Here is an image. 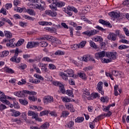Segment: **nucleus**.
I'll list each match as a JSON object with an SVG mask.
<instances>
[{
    "label": "nucleus",
    "instance_id": "1",
    "mask_svg": "<svg viewBox=\"0 0 129 129\" xmlns=\"http://www.w3.org/2000/svg\"><path fill=\"white\" fill-rule=\"evenodd\" d=\"M59 76L61 77L63 80L65 81H68V77H74V71L72 69H68L67 71H64V73L60 72L59 73Z\"/></svg>",
    "mask_w": 129,
    "mask_h": 129
},
{
    "label": "nucleus",
    "instance_id": "2",
    "mask_svg": "<svg viewBox=\"0 0 129 129\" xmlns=\"http://www.w3.org/2000/svg\"><path fill=\"white\" fill-rule=\"evenodd\" d=\"M14 93L15 95H16V96H18V97H25V94H28V95H29L28 99H29V100H33V96H31L33 95V92L23 90L22 92L19 91L15 92Z\"/></svg>",
    "mask_w": 129,
    "mask_h": 129
},
{
    "label": "nucleus",
    "instance_id": "3",
    "mask_svg": "<svg viewBox=\"0 0 129 129\" xmlns=\"http://www.w3.org/2000/svg\"><path fill=\"white\" fill-rule=\"evenodd\" d=\"M15 52L14 55L12 57L10 60L12 62H15V63H20L21 62V57H18L19 53H21L22 51H19V48H16L15 50H13Z\"/></svg>",
    "mask_w": 129,
    "mask_h": 129
},
{
    "label": "nucleus",
    "instance_id": "4",
    "mask_svg": "<svg viewBox=\"0 0 129 129\" xmlns=\"http://www.w3.org/2000/svg\"><path fill=\"white\" fill-rule=\"evenodd\" d=\"M40 3L41 4L40 5L37 4H33V6H34V8L35 9H36L37 10H39L40 11H45V6L46 5L45 4V2L41 1Z\"/></svg>",
    "mask_w": 129,
    "mask_h": 129
},
{
    "label": "nucleus",
    "instance_id": "5",
    "mask_svg": "<svg viewBox=\"0 0 129 129\" xmlns=\"http://www.w3.org/2000/svg\"><path fill=\"white\" fill-rule=\"evenodd\" d=\"M54 85L56 86H58L59 87V90L61 91V92L62 93V94H64L65 92H66V90H65V88L64 87V85L63 84H61L59 82H54L53 83Z\"/></svg>",
    "mask_w": 129,
    "mask_h": 129
},
{
    "label": "nucleus",
    "instance_id": "6",
    "mask_svg": "<svg viewBox=\"0 0 129 129\" xmlns=\"http://www.w3.org/2000/svg\"><path fill=\"white\" fill-rule=\"evenodd\" d=\"M116 55H117V53L116 52H106V57L107 58H109V59H111L112 60H115V58H116Z\"/></svg>",
    "mask_w": 129,
    "mask_h": 129
},
{
    "label": "nucleus",
    "instance_id": "7",
    "mask_svg": "<svg viewBox=\"0 0 129 129\" xmlns=\"http://www.w3.org/2000/svg\"><path fill=\"white\" fill-rule=\"evenodd\" d=\"M84 35H87L89 37H91L92 36H94V35H96L97 34V31L96 30L93 29L89 31H85L83 33Z\"/></svg>",
    "mask_w": 129,
    "mask_h": 129
},
{
    "label": "nucleus",
    "instance_id": "8",
    "mask_svg": "<svg viewBox=\"0 0 129 129\" xmlns=\"http://www.w3.org/2000/svg\"><path fill=\"white\" fill-rule=\"evenodd\" d=\"M103 83L102 82H99L97 84V90L99 92V93H101L102 95H103L104 94V92L103 91Z\"/></svg>",
    "mask_w": 129,
    "mask_h": 129
},
{
    "label": "nucleus",
    "instance_id": "9",
    "mask_svg": "<svg viewBox=\"0 0 129 129\" xmlns=\"http://www.w3.org/2000/svg\"><path fill=\"white\" fill-rule=\"evenodd\" d=\"M106 56V52L105 51H100L95 54V57L96 59H99V58H103Z\"/></svg>",
    "mask_w": 129,
    "mask_h": 129
},
{
    "label": "nucleus",
    "instance_id": "10",
    "mask_svg": "<svg viewBox=\"0 0 129 129\" xmlns=\"http://www.w3.org/2000/svg\"><path fill=\"white\" fill-rule=\"evenodd\" d=\"M0 101H1V102H3V103H5V104H7V105L10 104V101L7 100V96L5 95V93L1 95Z\"/></svg>",
    "mask_w": 129,
    "mask_h": 129
},
{
    "label": "nucleus",
    "instance_id": "11",
    "mask_svg": "<svg viewBox=\"0 0 129 129\" xmlns=\"http://www.w3.org/2000/svg\"><path fill=\"white\" fill-rule=\"evenodd\" d=\"M52 3L49 6L50 9L51 10H55V11H57V5L59 0H51Z\"/></svg>",
    "mask_w": 129,
    "mask_h": 129
},
{
    "label": "nucleus",
    "instance_id": "12",
    "mask_svg": "<svg viewBox=\"0 0 129 129\" xmlns=\"http://www.w3.org/2000/svg\"><path fill=\"white\" fill-rule=\"evenodd\" d=\"M45 14L50 17H56L57 16V12L56 11H52L51 10H46L45 11Z\"/></svg>",
    "mask_w": 129,
    "mask_h": 129
},
{
    "label": "nucleus",
    "instance_id": "13",
    "mask_svg": "<svg viewBox=\"0 0 129 129\" xmlns=\"http://www.w3.org/2000/svg\"><path fill=\"white\" fill-rule=\"evenodd\" d=\"M10 112L12 116H14V117H18L21 115V112L19 111H16L15 109H10Z\"/></svg>",
    "mask_w": 129,
    "mask_h": 129
},
{
    "label": "nucleus",
    "instance_id": "14",
    "mask_svg": "<svg viewBox=\"0 0 129 129\" xmlns=\"http://www.w3.org/2000/svg\"><path fill=\"white\" fill-rule=\"evenodd\" d=\"M65 106L67 109H68V110H70L71 112H75V109H74L73 105L71 103H66Z\"/></svg>",
    "mask_w": 129,
    "mask_h": 129
},
{
    "label": "nucleus",
    "instance_id": "15",
    "mask_svg": "<svg viewBox=\"0 0 129 129\" xmlns=\"http://www.w3.org/2000/svg\"><path fill=\"white\" fill-rule=\"evenodd\" d=\"M108 15L111 18H114V19H117L119 17V14L117 12H112L108 13Z\"/></svg>",
    "mask_w": 129,
    "mask_h": 129
},
{
    "label": "nucleus",
    "instance_id": "16",
    "mask_svg": "<svg viewBox=\"0 0 129 129\" xmlns=\"http://www.w3.org/2000/svg\"><path fill=\"white\" fill-rule=\"evenodd\" d=\"M99 23L102 24V25H104V26H107L109 28H111L112 26L110 24V23L106 22L102 19H100L99 20Z\"/></svg>",
    "mask_w": 129,
    "mask_h": 129
},
{
    "label": "nucleus",
    "instance_id": "17",
    "mask_svg": "<svg viewBox=\"0 0 129 129\" xmlns=\"http://www.w3.org/2000/svg\"><path fill=\"white\" fill-rule=\"evenodd\" d=\"M33 117L36 120V121H42V118H39V113L33 112Z\"/></svg>",
    "mask_w": 129,
    "mask_h": 129
},
{
    "label": "nucleus",
    "instance_id": "18",
    "mask_svg": "<svg viewBox=\"0 0 129 129\" xmlns=\"http://www.w3.org/2000/svg\"><path fill=\"white\" fill-rule=\"evenodd\" d=\"M107 38L109 40H111V41H115L116 39V35L114 33H111L108 35Z\"/></svg>",
    "mask_w": 129,
    "mask_h": 129
},
{
    "label": "nucleus",
    "instance_id": "19",
    "mask_svg": "<svg viewBox=\"0 0 129 129\" xmlns=\"http://www.w3.org/2000/svg\"><path fill=\"white\" fill-rule=\"evenodd\" d=\"M15 38L9 40V43L6 44L7 47H10L11 48L15 47V45H14V42H15Z\"/></svg>",
    "mask_w": 129,
    "mask_h": 129
},
{
    "label": "nucleus",
    "instance_id": "20",
    "mask_svg": "<svg viewBox=\"0 0 129 129\" xmlns=\"http://www.w3.org/2000/svg\"><path fill=\"white\" fill-rule=\"evenodd\" d=\"M52 38H54V37L50 36V35H45L44 36H43L41 39V40H47V41H52L53 40Z\"/></svg>",
    "mask_w": 129,
    "mask_h": 129
},
{
    "label": "nucleus",
    "instance_id": "21",
    "mask_svg": "<svg viewBox=\"0 0 129 129\" xmlns=\"http://www.w3.org/2000/svg\"><path fill=\"white\" fill-rule=\"evenodd\" d=\"M92 40L95 42H102L103 41L102 37L98 36H94L93 37Z\"/></svg>",
    "mask_w": 129,
    "mask_h": 129
},
{
    "label": "nucleus",
    "instance_id": "22",
    "mask_svg": "<svg viewBox=\"0 0 129 129\" xmlns=\"http://www.w3.org/2000/svg\"><path fill=\"white\" fill-rule=\"evenodd\" d=\"M50 126V123L48 122H44L40 126V129H48Z\"/></svg>",
    "mask_w": 129,
    "mask_h": 129
},
{
    "label": "nucleus",
    "instance_id": "23",
    "mask_svg": "<svg viewBox=\"0 0 129 129\" xmlns=\"http://www.w3.org/2000/svg\"><path fill=\"white\" fill-rule=\"evenodd\" d=\"M53 101H54V100L53 99V97L52 96H48L44 99V103H48V102H53Z\"/></svg>",
    "mask_w": 129,
    "mask_h": 129
},
{
    "label": "nucleus",
    "instance_id": "24",
    "mask_svg": "<svg viewBox=\"0 0 129 129\" xmlns=\"http://www.w3.org/2000/svg\"><path fill=\"white\" fill-rule=\"evenodd\" d=\"M112 74L114 76H120V77H122V73L118 72L117 71H113L112 72Z\"/></svg>",
    "mask_w": 129,
    "mask_h": 129
},
{
    "label": "nucleus",
    "instance_id": "25",
    "mask_svg": "<svg viewBox=\"0 0 129 129\" xmlns=\"http://www.w3.org/2000/svg\"><path fill=\"white\" fill-rule=\"evenodd\" d=\"M4 34L5 37H6V38H8V39H11V38L13 37V34H12V33L8 31H5Z\"/></svg>",
    "mask_w": 129,
    "mask_h": 129
},
{
    "label": "nucleus",
    "instance_id": "26",
    "mask_svg": "<svg viewBox=\"0 0 129 129\" xmlns=\"http://www.w3.org/2000/svg\"><path fill=\"white\" fill-rule=\"evenodd\" d=\"M51 42L52 43V45H54V44H61V41L54 37H52Z\"/></svg>",
    "mask_w": 129,
    "mask_h": 129
},
{
    "label": "nucleus",
    "instance_id": "27",
    "mask_svg": "<svg viewBox=\"0 0 129 129\" xmlns=\"http://www.w3.org/2000/svg\"><path fill=\"white\" fill-rule=\"evenodd\" d=\"M67 9L68 10V11H72L73 12H74L75 14H77V13H78V10H77V9L75 8L73 6H68L67 7Z\"/></svg>",
    "mask_w": 129,
    "mask_h": 129
},
{
    "label": "nucleus",
    "instance_id": "28",
    "mask_svg": "<svg viewBox=\"0 0 129 129\" xmlns=\"http://www.w3.org/2000/svg\"><path fill=\"white\" fill-rule=\"evenodd\" d=\"M9 53L10 52H9V51L5 50L0 54V57H1L2 58L4 57H7V56H8Z\"/></svg>",
    "mask_w": 129,
    "mask_h": 129
},
{
    "label": "nucleus",
    "instance_id": "29",
    "mask_svg": "<svg viewBox=\"0 0 129 129\" xmlns=\"http://www.w3.org/2000/svg\"><path fill=\"white\" fill-rule=\"evenodd\" d=\"M12 99L13 102L14 107L15 108L19 109V108H20V106H19V105L18 104V102L16 101V98H13Z\"/></svg>",
    "mask_w": 129,
    "mask_h": 129
},
{
    "label": "nucleus",
    "instance_id": "30",
    "mask_svg": "<svg viewBox=\"0 0 129 129\" xmlns=\"http://www.w3.org/2000/svg\"><path fill=\"white\" fill-rule=\"evenodd\" d=\"M5 71L6 72L9 73L10 74H13V73H14V70H13L12 69L9 68L8 67L5 68Z\"/></svg>",
    "mask_w": 129,
    "mask_h": 129
},
{
    "label": "nucleus",
    "instance_id": "31",
    "mask_svg": "<svg viewBox=\"0 0 129 129\" xmlns=\"http://www.w3.org/2000/svg\"><path fill=\"white\" fill-rule=\"evenodd\" d=\"M78 76L80 78H82V79H84V80H86L87 77L86 75L84 73H80L78 74Z\"/></svg>",
    "mask_w": 129,
    "mask_h": 129
},
{
    "label": "nucleus",
    "instance_id": "32",
    "mask_svg": "<svg viewBox=\"0 0 129 129\" xmlns=\"http://www.w3.org/2000/svg\"><path fill=\"white\" fill-rule=\"evenodd\" d=\"M84 120V118L83 117H78L76 119H75V122H82Z\"/></svg>",
    "mask_w": 129,
    "mask_h": 129
},
{
    "label": "nucleus",
    "instance_id": "33",
    "mask_svg": "<svg viewBox=\"0 0 129 129\" xmlns=\"http://www.w3.org/2000/svg\"><path fill=\"white\" fill-rule=\"evenodd\" d=\"M64 6H65V2L62 1H58V2H57V4L56 5V7L58 8H62V7H64Z\"/></svg>",
    "mask_w": 129,
    "mask_h": 129
},
{
    "label": "nucleus",
    "instance_id": "34",
    "mask_svg": "<svg viewBox=\"0 0 129 129\" xmlns=\"http://www.w3.org/2000/svg\"><path fill=\"white\" fill-rule=\"evenodd\" d=\"M51 24L52 23L51 22H48L45 21H41L39 22V24L41 26H48V25Z\"/></svg>",
    "mask_w": 129,
    "mask_h": 129
},
{
    "label": "nucleus",
    "instance_id": "35",
    "mask_svg": "<svg viewBox=\"0 0 129 129\" xmlns=\"http://www.w3.org/2000/svg\"><path fill=\"white\" fill-rule=\"evenodd\" d=\"M66 93L69 95V96H71V97H74V94H73L72 90H68L66 91Z\"/></svg>",
    "mask_w": 129,
    "mask_h": 129
},
{
    "label": "nucleus",
    "instance_id": "36",
    "mask_svg": "<svg viewBox=\"0 0 129 129\" xmlns=\"http://www.w3.org/2000/svg\"><path fill=\"white\" fill-rule=\"evenodd\" d=\"M49 114V111L44 110L40 112L39 115L40 116H43V115H48Z\"/></svg>",
    "mask_w": 129,
    "mask_h": 129
},
{
    "label": "nucleus",
    "instance_id": "37",
    "mask_svg": "<svg viewBox=\"0 0 129 129\" xmlns=\"http://www.w3.org/2000/svg\"><path fill=\"white\" fill-rule=\"evenodd\" d=\"M25 42V40L24 39H20L19 40L16 44H15L17 47H20L21 45L23 44V43Z\"/></svg>",
    "mask_w": 129,
    "mask_h": 129
},
{
    "label": "nucleus",
    "instance_id": "38",
    "mask_svg": "<svg viewBox=\"0 0 129 129\" xmlns=\"http://www.w3.org/2000/svg\"><path fill=\"white\" fill-rule=\"evenodd\" d=\"M125 120L127 122H129V115L126 117V115H123L122 117V121L125 123Z\"/></svg>",
    "mask_w": 129,
    "mask_h": 129
},
{
    "label": "nucleus",
    "instance_id": "39",
    "mask_svg": "<svg viewBox=\"0 0 129 129\" xmlns=\"http://www.w3.org/2000/svg\"><path fill=\"white\" fill-rule=\"evenodd\" d=\"M90 45L92 48H93L94 49H97V45L94 43V42L92 41H90Z\"/></svg>",
    "mask_w": 129,
    "mask_h": 129
},
{
    "label": "nucleus",
    "instance_id": "40",
    "mask_svg": "<svg viewBox=\"0 0 129 129\" xmlns=\"http://www.w3.org/2000/svg\"><path fill=\"white\" fill-rule=\"evenodd\" d=\"M61 98L63 102H70L71 101V99H70V98H69L67 97H62Z\"/></svg>",
    "mask_w": 129,
    "mask_h": 129
},
{
    "label": "nucleus",
    "instance_id": "41",
    "mask_svg": "<svg viewBox=\"0 0 129 129\" xmlns=\"http://www.w3.org/2000/svg\"><path fill=\"white\" fill-rule=\"evenodd\" d=\"M33 69L34 71H36L37 73H38L39 74H41V70H40V69L38 68V67L34 65L33 66Z\"/></svg>",
    "mask_w": 129,
    "mask_h": 129
},
{
    "label": "nucleus",
    "instance_id": "42",
    "mask_svg": "<svg viewBox=\"0 0 129 129\" xmlns=\"http://www.w3.org/2000/svg\"><path fill=\"white\" fill-rule=\"evenodd\" d=\"M43 58V55H39L38 56H35L34 58V61H37V62H40V60L41 59Z\"/></svg>",
    "mask_w": 129,
    "mask_h": 129
},
{
    "label": "nucleus",
    "instance_id": "43",
    "mask_svg": "<svg viewBox=\"0 0 129 129\" xmlns=\"http://www.w3.org/2000/svg\"><path fill=\"white\" fill-rule=\"evenodd\" d=\"M48 68L50 70H55V69H56V66L53 63H49L48 64Z\"/></svg>",
    "mask_w": 129,
    "mask_h": 129
},
{
    "label": "nucleus",
    "instance_id": "44",
    "mask_svg": "<svg viewBox=\"0 0 129 129\" xmlns=\"http://www.w3.org/2000/svg\"><path fill=\"white\" fill-rule=\"evenodd\" d=\"M68 115H69V112H68V111H62L61 114V116H62V117H66L68 116Z\"/></svg>",
    "mask_w": 129,
    "mask_h": 129
},
{
    "label": "nucleus",
    "instance_id": "45",
    "mask_svg": "<svg viewBox=\"0 0 129 129\" xmlns=\"http://www.w3.org/2000/svg\"><path fill=\"white\" fill-rule=\"evenodd\" d=\"M90 56V55H84L83 57V61H84V62H88V61H89Z\"/></svg>",
    "mask_w": 129,
    "mask_h": 129
},
{
    "label": "nucleus",
    "instance_id": "46",
    "mask_svg": "<svg viewBox=\"0 0 129 129\" xmlns=\"http://www.w3.org/2000/svg\"><path fill=\"white\" fill-rule=\"evenodd\" d=\"M64 54H65V52L61 50H57L54 53V55H64Z\"/></svg>",
    "mask_w": 129,
    "mask_h": 129
},
{
    "label": "nucleus",
    "instance_id": "47",
    "mask_svg": "<svg viewBox=\"0 0 129 129\" xmlns=\"http://www.w3.org/2000/svg\"><path fill=\"white\" fill-rule=\"evenodd\" d=\"M114 95L115 96H117L118 95V92H117V89L118 88V85H115L114 87Z\"/></svg>",
    "mask_w": 129,
    "mask_h": 129
},
{
    "label": "nucleus",
    "instance_id": "48",
    "mask_svg": "<svg viewBox=\"0 0 129 129\" xmlns=\"http://www.w3.org/2000/svg\"><path fill=\"white\" fill-rule=\"evenodd\" d=\"M19 101L21 104H23V105H27L28 104V101L26 100L20 99Z\"/></svg>",
    "mask_w": 129,
    "mask_h": 129
},
{
    "label": "nucleus",
    "instance_id": "49",
    "mask_svg": "<svg viewBox=\"0 0 129 129\" xmlns=\"http://www.w3.org/2000/svg\"><path fill=\"white\" fill-rule=\"evenodd\" d=\"M47 65H48V64L44 63V65L41 68V69L42 71H43V72H47V67H46V66H47Z\"/></svg>",
    "mask_w": 129,
    "mask_h": 129
},
{
    "label": "nucleus",
    "instance_id": "50",
    "mask_svg": "<svg viewBox=\"0 0 129 129\" xmlns=\"http://www.w3.org/2000/svg\"><path fill=\"white\" fill-rule=\"evenodd\" d=\"M127 48H129V46L125 45H121L118 47L119 50H123V49H127Z\"/></svg>",
    "mask_w": 129,
    "mask_h": 129
},
{
    "label": "nucleus",
    "instance_id": "51",
    "mask_svg": "<svg viewBox=\"0 0 129 129\" xmlns=\"http://www.w3.org/2000/svg\"><path fill=\"white\" fill-rule=\"evenodd\" d=\"M34 77H35V78H37V79H39L40 80H44V78L43 77H42V76H41V75H38L37 74H35L34 75Z\"/></svg>",
    "mask_w": 129,
    "mask_h": 129
},
{
    "label": "nucleus",
    "instance_id": "52",
    "mask_svg": "<svg viewBox=\"0 0 129 129\" xmlns=\"http://www.w3.org/2000/svg\"><path fill=\"white\" fill-rule=\"evenodd\" d=\"M42 61H45L46 62H52V59L49 57H44L42 58Z\"/></svg>",
    "mask_w": 129,
    "mask_h": 129
},
{
    "label": "nucleus",
    "instance_id": "53",
    "mask_svg": "<svg viewBox=\"0 0 129 129\" xmlns=\"http://www.w3.org/2000/svg\"><path fill=\"white\" fill-rule=\"evenodd\" d=\"M86 45V41H83L79 44L80 48H83Z\"/></svg>",
    "mask_w": 129,
    "mask_h": 129
},
{
    "label": "nucleus",
    "instance_id": "54",
    "mask_svg": "<svg viewBox=\"0 0 129 129\" xmlns=\"http://www.w3.org/2000/svg\"><path fill=\"white\" fill-rule=\"evenodd\" d=\"M26 83L27 82H26V81L24 79H22L21 80V81L18 82V85H24V84H26Z\"/></svg>",
    "mask_w": 129,
    "mask_h": 129
},
{
    "label": "nucleus",
    "instance_id": "55",
    "mask_svg": "<svg viewBox=\"0 0 129 129\" xmlns=\"http://www.w3.org/2000/svg\"><path fill=\"white\" fill-rule=\"evenodd\" d=\"M73 125H74V122L71 121L68 124V127H69V128H72V127H73Z\"/></svg>",
    "mask_w": 129,
    "mask_h": 129
},
{
    "label": "nucleus",
    "instance_id": "56",
    "mask_svg": "<svg viewBox=\"0 0 129 129\" xmlns=\"http://www.w3.org/2000/svg\"><path fill=\"white\" fill-rule=\"evenodd\" d=\"M12 7H13V5L12 4H7L5 5L6 10H10V9H11Z\"/></svg>",
    "mask_w": 129,
    "mask_h": 129
},
{
    "label": "nucleus",
    "instance_id": "57",
    "mask_svg": "<svg viewBox=\"0 0 129 129\" xmlns=\"http://www.w3.org/2000/svg\"><path fill=\"white\" fill-rule=\"evenodd\" d=\"M21 117L24 119V120H27V113L26 112L22 113Z\"/></svg>",
    "mask_w": 129,
    "mask_h": 129
},
{
    "label": "nucleus",
    "instance_id": "58",
    "mask_svg": "<svg viewBox=\"0 0 129 129\" xmlns=\"http://www.w3.org/2000/svg\"><path fill=\"white\" fill-rule=\"evenodd\" d=\"M27 48L28 49L33 48V42H28L27 45Z\"/></svg>",
    "mask_w": 129,
    "mask_h": 129
},
{
    "label": "nucleus",
    "instance_id": "59",
    "mask_svg": "<svg viewBox=\"0 0 129 129\" xmlns=\"http://www.w3.org/2000/svg\"><path fill=\"white\" fill-rule=\"evenodd\" d=\"M41 47H47L48 46V43L45 41H42L40 43Z\"/></svg>",
    "mask_w": 129,
    "mask_h": 129
},
{
    "label": "nucleus",
    "instance_id": "60",
    "mask_svg": "<svg viewBox=\"0 0 129 129\" xmlns=\"http://www.w3.org/2000/svg\"><path fill=\"white\" fill-rule=\"evenodd\" d=\"M7 108V106L2 104L0 105V111H3L4 109H6Z\"/></svg>",
    "mask_w": 129,
    "mask_h": 129
},
{
    "label": "nucleus",
    "instance_id": "61",
    "mask_svg": "<svg viewBox=\"0 0 129 129\" xmlns=\"http://www.w3.org/2000/svg\"><path fill=\"white\" fill-rule=\"evenodd\" d=\"M123 6H126V7H128L129 8V0H125L123 2Z\"/></svg>",
    "mask_w": 129,
    "mask_h": 129
},
{
    "label": "nucleus",
    "instance_id": "62",
    "mask_svg": "<svg viewBox=\"0 0 129 129\" xmlns=\"http://www.w3.org/2000/svg\"><path fill=\"white\" fill-rule=\"evenodd\" d=\"M0 13L3 15H5V16L7 15V11H6V10H5L4 8L1 9Z\"/></svg>",
    "mask_w": 129,
    "mask_h": 129
},
{
    "label": "nucleus",
    "instance_id": "63",
    "mask_svg": "<svg viewBox=\"0 0 129 129\" xmlns=\"http://www.w3.org/2000/svg\"><path fill=\"white\" fill-rule=\"evenodd\" d=\"M105 46H106V43L105 42H102L101 43V49H105Z\"/></svg>",
    "mask_w": 129,
    "mask_h": 129
},
{
    "label": "nucleus",
    "instance_id": "64",
    "mask_svg": "<svg viewBox=\"0 0 129 129\" xmlns=\"http://www.w3.org/2000/svg\"><path fill=\"white\" fill-rule=\"evenodd\" d=\"M123 30L124 31V33H125L126 36H129V31H128V29H127L126 27H124L123 28Z\"/></svg>",
    "mask_w": 129,
    "mask_h": 129
}]
</instances>
